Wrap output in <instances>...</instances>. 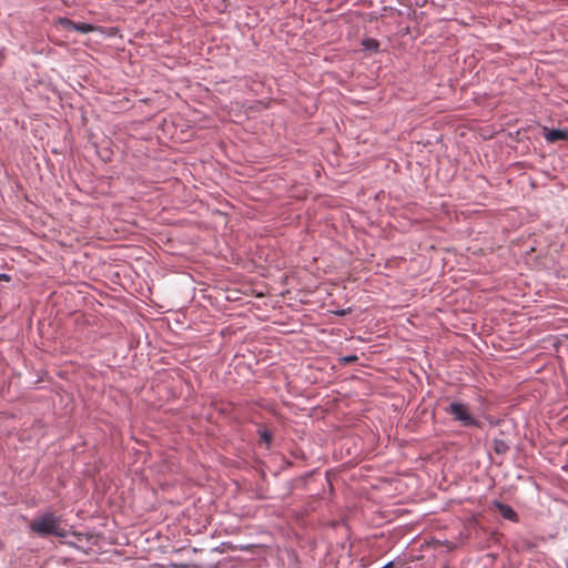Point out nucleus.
<instances>
[{
	"mask_svg": "<svg viewBox=\"0 0 568 568\" xmlns=\"http://www.w3.org/2000/svg\"><path fill=\"white\" fill-rule=\"evenodd\" d=\"M495 508L498 510V513L505 518V519H508V520H511V521H518V516L517 514L515 513V510L509 506V505H506V504H503V503H495Z\"/></svg>",
	"mask_w": 568,
	"mask_h": 568,
	"instance_id": "nucleus-5",
	"label": "nucleus"
},
{
	"mask_svg": "<svg viewBox=\"0 0 568 568\" xmlns=\"http://www.w3.org/2000/svg\"><path fill=\"white\" fill-rule=\"evenodd\" d=\"M30 529L32 532L41 537L48 535H54L58 537L65 536L64 530L60 527V519L53 513L50 511L36 517L30 523Z\"/></svg>",
	"mask_w": 568,
	"mask_h": 568,
	"instance_id": "nucleus-1",
	"label": "nucleus"
},
{
	"mask_svg": "<svg viewBox=\"0 0 568 568\" xmlns=\"http://www.w3.org/2000/svg\"><path fill=\"white\" fill-rule=\"evenodd\" d=\"M354 359H356V357H355V356H353V357H346V358H345V361H346V362H353Z\"/></svg>",
	"mask_w": 568,
	"mask_h": 568,
	"instance_id": "nucleus-11",
	"label": "nucleus"
},
{
	"mask_svg": "<svg viewBox=\"0 0 568 568\" xmlns=\"http://www.w3.org/2000/svg\"><path fill=\"white\" fill-rule=\"evenodd\" d=\"M363 47L365 50L367 51H376L378 49V41H376L375 39H364L363 42H362Z\"/></svg>",
	"mask_w": 568,
	"mask_h": 568,
	"instance_id": "nucleus-6",
	"label": "nucleus"
},
{
	"mask_svg": "<svg viewBox=\"0 0 568 568\" xmlns=\"http://www.w3.org/2000/svg\"><path fill=\"white\" fill-rule=\"evenodd\" d=\"M495 449H496L497 453H504L507 449V446L503 442H499L496 445Z\"/></svg>",
	"mask_w": 568,
	"mask_h": 568,
	"instance_id": "nucleus-8",
	"label": "nucleus"
},
{
	"mask_svg": "<svg viewBox=\"0 0 568 568\" xmlns=\"http://www.w3.org/2000/svg\"><path fill=\"white\" fill-rule=\"evenodd\" d=\"M59 23L67 30L77 31L80 33H89L93 30V26L84 22H74L68 18H61Z\"/></svg>",
	"mask_w": 568,
	"mask_h": 568,
	"instance_id": "nucleus-3",
	"label": "nucleus"
},
{
	"mask_svg": "<svg viewBox=\"0 0 568 568\" xmlns=\"http://www.w3.org/2000/svg\"><path fill=\"white\" fill-rule=\"evenodd\" d=\"M445 412L464 426H479V422L470 415L468 406L463 403H452Z\"/></svg>",
	"mask_w": 568,
	"mask_h": 568,
	"instance_id": "nucleus-2",
	"label": "nucleus"
},
{
	"mask_svg": "<svg viewBox=\"0 0 568 568\" xmlns=\"http://www.w3.org/2000/svg\"><path fill=\"white\" fill-rule=\"evenodd\" d=\"M258 434H260L261 440L264 442L268 446L272 442L271 432L268 429L264 428V429L260 430Z\"/></svg>",
	"mask_w": 568,
	"mask_h": 568,
	"instance_id": "nucleus-7",
	"label": "nucleus"
},
{
	"mask_svg": "<svg viewBox=\"0 0 568 568\" xmlns=\"http://www.w3.org/2000/svg\"><path fill=\"white\" fill-rule=\"evenodd\" d=\"M545 130H546V132H545L544 136H545L546 141L549 143L568 140V132L566 130H559V129H552V130L545 129Z\"/></svg>",
	"mask_w": 568,
	"mask_h": 568,
	"instance_id": "nucleus-4",
	"label": "nucleus"
},
{
	"mask_svg": "<svg viewBox=\"0 0 568 568\" xmlns=\"http://www.w3.org/2000/svg\"><path fill=\"white\" fill-rule=\"evenodd\" d=\"M0 280L8 281V280H9V276H8V275H6V274H1V275H0Z\"/></svg>",
	"mask_w": 568,
	"mask_h": 568,
	"instance_id": "nucleus-10",
	"label": "nucleus"
},
{
	"mask_svg": "<svg viewBox=\"0 0 568 568\" xmlns=\"http://www.w3.org/2000/svg\"><path fill=\"white\" fill-rule=\"evenodd\" d=\"M382 568H394V565L390 561V562L386 564L385 566H383Z\"/></svg>",
	"mask_w": 568,
	"mask_h": 568,
	"instance_id": "nucleus-9",
	"label": "nucleus"
}]
</instances>
